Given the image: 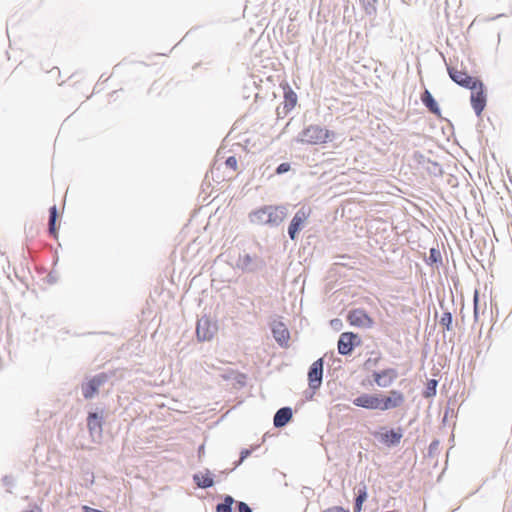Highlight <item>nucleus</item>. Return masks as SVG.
<instances>
[{"label":"nucleus","mask_w":512,"mask_h":512,"mask_svg":"<svg viewBox=\"0 0 512 512\" xmlns=\"http://www.w3.org/2000/svg\"><path fill=\"white\" fill-rule=\"evenodd\" d=\"M366 498H367V492L364 487L363 489L359 490L358 495L356 497L355 506H354L355 512H360L362 510V505H363V502L366 500Z\"/></svg>","instance_id":"b1692460"},{"label":"nucleus","mask_w":512,"mask_h":512,"mask_svg":"<svg viewBox=\"0 0 512 512\" xmlns=\"http://www.w3.org/2000/svg\"><path fill=\"white\" fill-rule=\"evenodd\" d=\"M281 87L284 91L283 109L287 114L295 108L298 97L288 83L281 84Z\"/></svg>","instance_id":"9b49d317"},{"label":"nucleus","mask_w":512,"mask_h":512,"mask_svg":"<svg viewBox=\"0 0 512 512\" xmlns=\"http://www.w3.org/2000/svg\"><path fill=\"white\" fill-rule=\"evenodd\" d=\"M397 376V372L394 369H385L373 374L375 383L380 387L390 386L397 378Z\"/></svg>","instance_id":"9d476101"},{"label":"nucleus","mask_w":512,"mask_h":512,"mask_svg":"<svg viewBox=\"0 0 512 512\" xmlns=\"http://www.w3.org/2000/svg\"><path fill=\"white\" fill-rule=\"evenodd\" d=\"M312 215V208L308 205H303L293 216L289 227L288 234L292 240L297 239L298 234L307 225L309 218Z\"/></svg>","instance_id":"7ed1b4c3"},{"label":"nucleus","mask_w":512,"mask_h":512,"mask_svg":"<svg viewBox=\"0 0 512 512\" xmlns=\"http://www.w3.org/2000/svg\"><path fill=\"white\" fill-rule=\"evenodd\" d=\"M50 216H49V233L56 238L57 237V230L55 226L56 218H57V209L56 206H53L49 210Z\"/></svg>","instance_id":"aec40b11"},{"label":"nucleus","mask_w":512,"mask_h":512,"mask_svg":"<svg viewBox=\"0 0 512 512\" xmlns=\"http://www.w3.org/2000/svg\"><path fill=\"white\" fill-rule=\"evenodd\" d=\"M404 401L405 396L402 392L391 390L387 395L363 393L353 400V404L364 409L386 411L399 408Z\"/></svg>","instance_id":"f257e3e1"},{"label":"nucleus","mask_w":512,"mask_h":512,"mask_svg":"<svg viewBox=\"0 0 512 512\" xmlns=\"http://www.w3.org/2000/svg\"><path fill=\"white\" fill-rule=\"evenodd\" d=\"M193 480L200 488H209L213 486L214 481L212 478V475L209 471H206L205 473H197L193 476Z\"/></svg>","instance_id":"a211bd4d"},{"label":"nucleus","mask_w":512,"mask_h":512,"mask_svg":"<svg viewBox=\"0 0 512 512\" xmlns=\"http://www.w3.org/2000/svg\"><path fill=\"white\" fill-rule=\"evenodd\" d=\"M266 211H265V207L263 208H260L256 211H254L251 215H250V218H251V221L253 223H256V224H266Z\"/></svg>","instance_id":"412c9836"},{"label":"nucleus","mask_w":512,"mask_h":512,"mask_svg":"<svg viewBox=\"0 0 512 512\" xmlns=\"http://www.w3.org/2000/svg\"><path fill=\"white\" fill-rule=\"evenodd\" d=\"M2 261H3V255L0 254V264L2 263Z\"/></svg>","instance_id":"2f4dec72"},{"label":"nucleus","mask_w":512,"mask_h":512,"mask_svg":"<svg viewBox=\"0 0 512 512\" xmlns=\"http://www.w3.org/2000/svg\"><path fill=\"white\" fill-rule=\"evenodd\" d=\"M448 74L455 83L467 89L472 88L479 81L478 78L472 77L466 71L456 67H448Z\"/></svg>","instance_id":"423d86ee"},{"label":"nucleus","mask_w":512,"mask_h":512,"mask_svg":"<svg viewBox=\"0 0 512 512\" xmlns=\"http://www.w3.org/2000/svg\"><path fill=\"white\" fill-rule=\"evenodd\" d=\"M437 381L435 379H431L427 383V388L424 392V396L429 398L436 394Z\"/></svg>","instance_id":"393cba45"},{"label":"nucleus","mask_w":512,"mask_h":512,"mask_svg":"<svg viewBox=\"0 0 512 512\" xmlns=\"http://www.w3.org/2000/svg\"><path fill=\"white\" fill-rule=\"evenodd\" d=\"M235 503V500L233 499V497L227 495L225 498H224V501L223 503H219L217 506H216V512H232L231 510V506Z\"/></svg>","instance_id":"4be33fe9"},{"label":"nucleus","mask_w":512,"mask_h":512,"mask_svg":"<svg viewBox=\"0 0 512 512\" xmlns=\"http://www.w3.org/2000/svg\"><path fill=\"white\" fill-rule=\"evenodd\" d=\"M422 103L428 108V110L436 116H441L440 108L428 90H425L421 95Z\"/></svg>","instance_id":"2eb2a0df"},{"label":"nucleus","mask_w":512,"mask_h":512,"mask_svg":"<svg viewBox=\"0 0 512 512\" xmlns=\"http://www.w3.org/2000/svg\"><path fill=\"white\" fill-rule=\"evenodd\" d=\"M378 0H360V3L364 9V11L369 14H375L376 13V4Z\"/></svg>","instance_id":"5701e85b"},{"label":"nucleus","mask_w":512,"mask_h":512,"mask_svg":"<svg viewBox=\"0 0 512 512\" xmlns=\"http://www.w3.org/2000/svg\"><path fill=\"white\" fill-rule=\"evenodd\" d=\"M323 359L320 358L312 363L308 372L309 387L313 390L318 389L322 383Z\"/></svg>","instance_id":"0eeeda50"},{"label":"nucleus","mask_w":512,"mask_h":512,"mask_svg":"<svg viewBox=\"0 0 512 512\" xmlns=\"http://www.w3.org/2000/svg\"><path fill=\"white\" fill-rule=\"evenodd\" d=\"M347 321L350 325L360 328H371L374 320L363 309H353L347 315Z\"/></svg>","instance_id":"39448f33"},{"label":"nucleus","mask_w":512,"mask_h":512,"mask_svg":"<svg viewBox=\"0 0 512 512\" xmlns=\"http://www.w3.org/2000/svg\"><path fill=\"white\" fill-rule=\"evenodd\" d=\"M292 418V411L288 407H284L279 409L274 416V426L275 427H283L285 426L290 419Z\"/></svg>","instance_id":"dca6fc26"},{"label":"nucleus","mask_w":512,"mask_h":512,"mask_svg":"<svg viewBox=\"0 0 512 512\" xmlns=\"http://www.w3.org/2000/svg\"><path fill=\"white\" fill-rule=\"evenodd\" d=\"M401 438L402 434L394 430H390L382 434V441L388 445L398 444Z\"/></svg>","instance_id":"6ab92c4d"},{"label":"nucleus","mask_w":512,"mask_h":512,"mask_svg":"<svg viewBox=\"0 0 512 512\" xmlns=\"http://www.w3.org/2000/svg\"><path fill=\"white\" fill-rule=\"evenodd\" d=\"M471 90V105L475 111V113L479 116L486 106V94L484 91V85L479 80Z\"/></svg>","instance_id":"20e7f679"},{"label":"nucleus","mask_w":512,"mask_h":512,"mask_svg":"<svg viewBox=\"0 0 512 512\" xmlns=\"http://www.w3.org/2000/svg\"><path fill=\"white\" fill-rule=\"evenodd\" d=\"M226 166L233 169V170H236L237 169V165H238V161L236 159L235 156H230L226 159V162H225Z\"/></svg>","instance_id":"bb28decb"},{"label":"nucleus","mask_w":512,"mask_h":512,"mask_svg":"<svg viewBox=\"0 0 512 512\" xmlns=\"http://www.w3.org/2000/svg\"><path fill=\"white\" fill-rule=\"evenodd\" d=\"M324 512H349V511L342 507L336 506V507L329 508V509L325 510Z\"/></svg>","instance_id":"c756f323"},{"label":"nucleus","mask_w":512,"mask_h":512,"mask_svg":"<svg viewBox=\"0 0 512 512\" xmlns=\"http://www.w3.org/2000/svg\"><path fill=\"white\" fill-rule=\"evenodd\" d=\"M441 325L445 326L447 330L451 329L452 324V315L449 312L443 313L441 319H440Z\"/></svg>","instance_id":"a878e982"},{"label":"nucleus","mask_w":512,"mask_h":512,"mask_svg":"<svg viewBox=\"0 0 512 512\" xmlns=\"http://www.w3.org/2000/svg\"><path fill=\"white\" fill-rule=\"evenodd\" d=\"M273 337L282 347H287L290 340V333L282 322H277L272 327Z\"/></svg>","instance_id":"ddd939ff"},{"label":"nucleus","mask_w":512,"mask_h":512,"mask_svg":"<svg viewBox=\"0 0 512 512\" xmlns=\"http://www.w3.org/2000/svg\"><path fill=\"white\" fill-rule=\"evenodd\" d=\"M87 427L90 433H98L102 432V420L101 417L97 413H89L87 418Z\"/></svg>","instance_id":"f3484780"},{"label":"nucleus","mask_w":512,"mask_h":512,"mask_svg":"<svg viewBox=\"0 0 512 512\" xmlns=\"http://www.w3.org/2000/svg\"><path fill=\"white\" fill-rule=\"evenodd\" d=\"M290 170V164L289 163H281L277 169H276V173L277 174H282V173H286Z\"/></svg>","instance_id":"cd10ccee"},{"label":"nucleus","mask_w":512,"mask_h":512,"mask_svg":"<svg viewBox=\"0 0 512 512\" xmlns=\"http://www.w3.org/2000/svg\"><path fill=\"white\" fill-rule=\"evenodd\" d=\"M238 512H252L251 508L244 502H237Z\"/></svg>","instance_id":"c85d7f7f"},{"label":"nucleus","mask_w":512,"mask_h":512,"mask_svg":"<svg viewBox=\"0 0 512 512\" xmlns=\"http://www.w3.org/2000/svg\"><path fill=\"white\" fill-rule=\"evenodd\" d=\"M335 133L320 125L312 124L307 126L300 133L299 142L308 145H322L334 139Z\"/></svg>","instance_id":"f03ea898"},{"label":"nucleus","mask_w":512,"mask_h":512,"mask_svg":"<svg viewBox=\"0 0 512 512\" xmlns=\"http://www.w3.org/2000/svg\"><path fill=\"white\" fill-rule=\"evenodd\" d=\"M107 380V375L101 373L96 375L91 380H89L86 384L82 386V393L86 399H91L95 394H97L100 386H102Z\"/></svg>","instance_id":"6e6552de"},{"label":"nucleus","mask_w":512,"mask_h":512,"mask_svg":"<svg viewBox=\"0 0 512 512\" xmlns=\"http://www.w3.org/2000/svg\"><path fill=\"white\" fill-rule=\"evenodd\" d=\"M266 224L277 225L285 218V209L279 206H265Z\"/></svg>","instance_id":"f8f14e48"},{"label":"nucleus","mask_w":512,"mask_h":512,"mask_svg":"<svg viewBox=\"0 0 512 512\" xmlns=\"http://www.w3.org/2000/svg\"><path fill=\"white\" fill-rule=\"evenodd\" d=\"M477 310H478V292L476 291L475 295H474V313H475V315L477 314Z\"/></svg>","instance_id":"7c9ffc66"},{"label":"nucleus","mask_w":512,"mask_h":512,"mask_svg":"<svg viewBox=\"0 0 512 512\" xmlns=\"http://www.w3.org/2000/svg\"><path fill=\"white\" fill-rule=\"evenodd\" d=\"M357 335L352 332H344L340 335L338 341V352L342 355H348L352 352L354 347V340Z\"/></svg>","instance_id":"1a4fd4ad"},{"label":"nucleus","mask_w":512,"mask_h":512,"mask_svg":"<svg viewBox=\"0 0 512 512\" xmlns=\"http://www.w3.org/2000/svg\"><path fill=\"white\" fill-rule=\"evenodd\" d=\"M209 320L199 321L196 327V335L200 341H209L213 337Z\"/></svg>","instance_id":"4468645a"}]
</instances>
